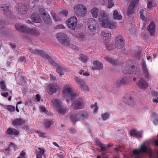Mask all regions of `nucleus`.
<instances>
[{
  "instance_id": "1",
  "label": "nucleus",
  "mask_w": 158,
  "mask_h": 158,
  "mask_svg": "<svg viewBox=\"0 0 158 158\" xmlns=\"http://www.w3.org/2000/svg\"><path fill=\"white\" fill-rule=\"evenodd\" d=\"M51 102L55 106L56 110L59 113L64 114L67 110V108L60 106L62 103L60 101L57 99L54 98L52 99Z\"/></svg>"
},
{
  "instance_id": "2",
  "label": "nucleus",
  "mask_w": 158,
  "mask_h": 158,
  "mask_svg": "<svg viewBox=\"0 0 158 158\" xmlns=\"http://www.w3.org/2000/svg\"><path fill=\"white\" fill-rule=\"evenodd\" d=\"M74 80L82 90L85 92H88L90 91V87L85 81L80 79L77 77H75Z\"/></svg>"
},
{
  "instance_id": "3",
  "label": "nucleus",
  "mask_w": 158,
  "mask_h": 158,
  "mask_svg": "<svg viewBox=\"0 0 158 158\" xmlns=\"http://www.w3.org/2000/svg\"><path fill=\"white\" fill-rule=\"evenodd\" d=\"M44 57L48 60L50 63L53 66L56 67V71L60 75H63V72L62 70L61 67L58 65V63L55 61L54 60L48 55L46 54L45 55Z\"/></svg>"
},
{
  "instance_id": "4",
  "label": "nucleus",
  "mask_w": 158,
  "mask_h": 158,
  "mask_svg": "<svg viewBox=\"0 0 158 158\" xmlns=\"http://www.w3.org/2000/svg\"><path fill=\"white\" fill-rule=\"evenodd\" d=\"M73 91L72 87L69 84L64 85L63 87L62 93L63 97L65 98H70Z\"/></svg>"
},
{
  "instance_id": "5",
  "label": "nucleus",
  "mask_w": 158,
  "mask_h": 158,
  "mask_svg": "<svg viewBox=\"0 0 158 158\" xmlns=\"http://www.w3.org/2000/svg\"><path fill=\"white\" fill-rule=\"evenodd\" d=\"M28 7L24 4H18L16 6V10L17 13L19 15L24 14L27 12Z\"/></svg>"
},
{
  "instance_id": "6",
  "label": "nucleus",
  "mask_w": 158,
  "mask_h": 158,
  "mask_svg": "<svg viewBox=\"0 0 158 158\" xmlns=\"http://www.w3.org/2000/svg\"><path fill=\"white\" fill-rule=\"evenodd\" d=\"M57 38L58 41L62 44L67 46L69 45L70 44L66 35L63 33H60L58 34Z\"/></svg>"
},
{
  "instance_id": "7",
  "label": "nucleus",
  "mask_w": 158,
  "mask_h": 158,
  "mask_svg": "<svg viewBox=\"0 0 158 158\" xmlns=\"http://www.w3.org/2000/svg\"><path fill=\"white\" fill-rule=\"evenodd\" d=\"M77 23V20L75 16L70 18L66 21L68 27L72 30L75 29Z\"/></svg>"
},
{
  "instance_id": "8",
  "label": "nucleus",
  "mask_w": 158,
  "mask_h": 158,
  "mask_svg": "<svg viewBox=\"0 0 158 158\" xmlns=\"http://www.w3.org/2000/svg\"><path fill=\"white\" fill-rule=\"evenodd\" d=\"M133 153L135 155H138L141 153V152H146L149 154L150 156H151L152 151L151 149H147L144 144H143L139 149H135L133 151Z\"/></svg>"
},
{
  "instance_id": "9",
  "label": "nucleus",
  "mask_w": 158,
  "mask_h": 158,
  "mask_svg": "<svg viewBox=\"0 0 158 158\" xmlns=\"http://www.w3.org/2000/svg\"><path fill=\"white\" fill-rule=\"evenodd\" d=\"M100 24L101 27H103L112 29H114L116 26V23L110 22L108 19H106L104 22L100 23Z\"/></svg>"
},
{
  "instance_id": "10",
  "label": "nucleus",
  "mask_w": 158,
  "mask_h": 158,
  "mask_svg": "<svg viewBox=\"0 0 158 158\" xmlns=\"http://www.w3.org/2000/svg\"><path fill=\"white\" fill-rule=\"evenodd\" d=\"M60 88V86L56 84H50L48 86L47 92L50 94H53Z\"/></svg>"
},
{
  "instance_id": "11",
  "label": "nucleus",
  "mask_w": 158,
  "mask_h": 158,
  "mask_svg": "<svg viewBox=\"0 0 158 158\" xmlns=\"http://www.w3.org/2000/svg\"><path fill=\"white\" fill-rule=\"evenodd\" d=\"M139 0H132L127 11V14L129 16L132 14L134 11V8L135 5L138 3Z\"/></svg>"
},
{
  "instance_id": "12",
  "label": "nucleus",
  "mask_w": 158,
  "mask_h": 158,
  "mask_svg": "<svg viewBox=\"0 0 158 158\" xmlns=\"http://www.w3.org/2000/svg\"><path fill=\"white\" fill-rule=\"evenodd\" d=\"M124 43L123 37L120 36L117 37L115 41V45L118 48L120 49L122 48L123 47Z\"/></svg>"
},
{
  "instance_id": "13",
  "label": "nucleus",
  "mask_w": 158,
  "mask_h": 158,
  "mask_svg": "<svg viewBox=\"0 0 158 158\" xmlns=\"http://www.w3.org/2000/svg\"><path fill=\"white\" fill-rule=\"evenodd\" d=\"M84 106L83 100L82 99H79L75 101L72 105V107L74 110L81 109Z\"/></svg>"
},
{
  "instance_id": "14",
  "label": "nucleus",
  "mask_w": 158,
  "mask_h": 158,
  "mask_svg": "<svg viewBox=\"0 0 158 158\" xmlns=\"http://www.w3.org/2000/svg\"><path fill=\"white\" fill-rule=\"evenodd\" d=\"M137 86L139 88L143 89L147 88L148 84L145 79L142 78H140L138 82L137 83Z\"/></svg>"
},
{
  "instance_id": "15",
  "label": "nucleus",
  "mask_w": 158,
  "mask_h": 158,
  "mask_svg": "<svg viewBox=\"0 0 158 158\" xmlns=\"http://www.w3.org/2000/svg\"><path fill=\"white\" fill-rule=\"evenodd\" d=\"M87 24L88 28L90 30H93L95 29L97 23L94 19H89L88 21Z\"/></svg>"
},
{
  "instance_id": "16",
  "label": "nucleus",
  "mask_w": 158,
  "mask_h": 158,
  "mask_svg": "<svg viewBox=\"0 0 158 158\" xmlns=\"http://www.w3.org/2000/svg\"><path fill=\"white\" fill-rule=\"evenodd\" d=\"M26 33H28L35 36H38L40 34L39 31L34 28L30 29L27 28Z\"/></svg>"
},
{
  "instance_id": "17",
  "label": "nucleus",
  "mask_w": 158,
  "mask_h": 158,
  "mask_svg": "<svg viewBox=\"0 0 158 158\" xmlns=\"http://www.w3.org/2000/svg\"><path fill=\"white\" fill-rule=\"evenodd\" d=\"M74 9L76 13H82L86 11V9L84 6L83 5H78L75 6Z\"/></svg>"
},
{
  "instance_id": "18",
  "label": "nucleus",
  "mask_w": 158,
  "mask_h": 158,
  "mask_svg": "<svg viewBox=\"0 0 158 158\" xmlns=\"http://www.w3.org/2000/svg\"><path fill=\"white\" fill-rule=\"evenodd\" d=\"M98 19L100 23L104 22L107 19H109L108 15L105 13L101 11L99 12V15L98 16Z\"/></svg>"
},
{
  "instance_id": "19",
  "label": "nucleus",
  "mask_w": 158,
  "mask_h": 158,
  "mask_svg": "<svg viewBox=\"0 0 158 158\" xmlns=\"http://www.w3.org/2000/svg\"><path fill=\"white\" fill-rule=\"evenodd\" d=\"M148 30L151 35H154L155 33V25L153 22H152L148 27Z\"/></svg>"
},
{
  "instance_id": "20",
  "label": "nucleus",
  "mask_w": 158,
  "mask_h": 158,
  "mask_svg": "<svg viewBox=\"0 0 158 158\" xmlns=\"http://www.w3.org/2000/svg\"><path fill=\"white\" fill-rule=\"evenodd\" d=\"M31 19L33 22L35 23H40L41 20L40 17V15L38 13H34L31 16Z\"/></svg>"
},
{
  "instance_id": "21",
  "label": "nucleus",
  "mask_w": 158,
  "mask_h": 158,
  "mask_svg": "<svg viewBox=\"0 0 158 158\" xmlns=\"http://www.w3.org/2000/svg\"><path fill=\"white\" fill-rule=\"evenodd\" d=\"M41 16L44 21L47 23L49 24L51 23V20L50 15L46 12H43L41 14Z\"/></svg>"
},
{
  "instance_id": "22",
  "label": "nucleus",
  "mask_w": 158,
  "mask_h": 158,
  "mask_svg": "<svg viewBox=\"0 0 158 158\" xmlns=\"http://www.w3.org/2000/svg\"><path fill=\"white\" fill-rule=\"evenodd\" d=\"M7 133L10 135H17L19 134V132L15 128H9L7 130Z\"/></svg>"
},
{
  "instance_id": "23",
  "label": "nucleus",
  "mask_w": 158,
  "mask_h": 158,
  "mask_svg": "<svg viewBox=\"0 0 158 158\" xmlns=\"http://www.w3.org/2000/svg\"><path fill=\"white\" fill-rule=\"evenodd\" d=\"M93 64L94 67L93 69L100 70L103 68L102 64L98 61H94Z\"/></svg>"
},
{
  "instance_id": "24",
  "label": "nucleus",
  "mask_w": 158,
  "mask_h": 158,
  "mask_svg": "<svg viewBox=\"0 0 158 158\" xmlns=\"http://www.w3.org/2000/svg\"><path fill=\"white\" fill-rule=\"evenodd\" d=\"M101 35L102 39L104 40H109L111 37V35L110 33L105 31L102 32Z\"/></svg>"
},
{
  "instance_id": "25",
  "label": "nucleus",
  "mask_w": 158,
  "mask_h": 158,
  "mask_svg": "<svg viewBox=\"0 0 158 158\" xmlns=\"http://www.w3.org/2000/svg\"><path fill=\"white\" fill-rule=\"evenodd\" d=\"M24 123V121L21 118L13 120L12 123L14 126H18L21 125Z\"/></svg>"
},
{
  "instance_id": "26",
  "label": "nucleus",
  "mask_w": 158,
  "mask_h": 158,
  "mask_svg": "<svg viewBox=\"0 0 158 158\" xmlns=\"http://www.w3.org/2000/svg\"><path fill=\"white\" fill-rule=\"evenodd\" d=\"M81 117L82 118H84L83 115H82L81 114L78 113L76 115L71 116L70 117V119L72 122H75L76 121L79 119Z\"/></svg>"
},
{
  "instance_id": "27",
  "label": "nucleus",
  "mask_w": 158,
  "mask_h": 158,
  "mask_svg": "<svg viewBox=\"0 0 158 158\" xmlns=\"http://www.w3.org/2000/svg\"><path fill=\"white\" fill-rule=\"evenodd\" d=\"M15 27L17 30L23 32H26L27 28L23 26H22L21 24H16L15 25Z\"/></svg>"
},
{
  "instance_id": "28",
  "label": "nucleus",
  "mask_w": 158,
  "mask_h": 158,
  "mask_svg": "<svg viewBox=\"0 0 158 158\" xmlns=\"http://www.w3.org/2000/svg\"><path fill=\"white\" fill-rule=\"evenodd\" d=\"M44 154V149L42 148H39L36 153V158H42V155Z\"/></svg>"
},
{
  "instance_id": "29",
  "label": "nucleus",
  "mask_w": 158,
  "mask_h": 158,
  "mask_svg": "<svg viewBox=\"0 0 158 158\" xmlns=\"http://www.w3.org/2000/svg\"><path fill=\"white\" fill-rule=\"evenodd\" d=\"M98 9L95 7H93L90 10L92 16L94 18H97L98 17Z\"/></svg>"
},
{
  "instance_id": "30",
  "label": "nucleus",
  "mask_w": 158,
  "mask_h": 158,
  "mask_svg": "<svg viewBox=\"0 0 158 158\" xmlns=\"http://www.w3.org/2000/svg\"><path fill=\"white\" fill-rule=\"evenodd\" d=\"M113 16L114 19L118 20H121L122 19V16L119 15L117 10L114 11L113 13Z\"/></svg>"
},
{
  "instance_id": "31",
  "label": "nucleus",
  "mask_w": 158,
  "mask_h": 158,
  "mask_svg": "<svg viewBox=\"0 0 158 158\" xmlns=\"http://www.w3.org/2000/svg\"><path fill=\"white\" fill-rule=\"evenodd\" d=\"M16 147V145L12 143H10L8 147L6 149V150L8 152H9L10 151H12L13 150L12 148H15ZM14 150H15V149H14Z\"/></svg>"
},
{
  "instance_id": "32",
  "label": "nucleus",
  "mask_w": 158,
  "mask_h": 158,
  "mask_svg": "<svg viewBox=\"0 0 158 158\" xmlns=\"http://www.w3.org/2000/svg\"><path fill=\"white\" fill-rule=\"evenodd\" d=\"M152 121L154 123L156 124L158 122V116L155 113H152Z\"/></svg>"
},
{
  "instance_id": "33",
  "label": "nucleus",
  "mask_w": 158,
  "mask_h": 158,
  "mask_svg": "<svg viewBox=\"0 0 158 158\" xmlns=\"http://www.w3.org/2000/svg\"><path fill=\"white\" fill-rule=\"evenodd\" d=\"M88 59V57L82 54L80 55L79 59L83 62L85 63L86 62Z\"/></svg>"
},
{
  "instance_id": "34",
  "label": "nucleus",
  "mask_w": 158,
  "mask_h": 158,
  "mask_svg": "<svg viewBox=\"0 0 158 158\" xmlns=\"http://www.w3.org/2000/svg\"><path fill=\"white\" fill-rule=\"evenodd\" d=\"M44 123L46 128H49L52 124V121L48 120H45L44 121Z\"/></svg>"
},
{
  "instance_id": "35",
  "label": "nucleus",
  "mask_w": 158,
  "mask_h": 158,
  "mask_svg": "<svg viewBox=\"0 0 158 158\" xmlns=\"http://www.w3.org/2000/svg\"><path fill=\"white\" fill-rule=\"evenodd\" d=\"M2 10L4 11L5 13L9 12L10 11L9 7L6 4L3 5L2 6Z\"/></svg>"
},
{
  "instance_id": "36",
  "label": "nucleus",
  "mask_w": 158,
  "mask_h": 158,
  "mask_svg": "<svg viewBox=\"0 0 158 158\" xmlns=\"http://www.w3.org/2000/svg\"><path fill=\"white\" fill-rule=\"evenodd\" d=\"M126 83V80L124 79H122L121 80L118 81L116 83V85L118 86H120Z\"/></svg>"
},
{
  "instance_id": "37",
  "label": "nucleus",
  "mask_w": 158,
  "mask_h": 158,
  "mask_svg": "<svg viewBox=\"0 0 158 158\" xmlns=\"http://www.w3.org/2000/svg\"><path fill=\"white\" fill-rule=\"evenodd\" d=\"M154 1L153 0H148L147 3V8L148 9L151 10L153 7L152 3Z\"/></svg>"
},
{
  "instance_id": "38",
  "label": "nucleus",
  "mask_w": 158,
  "mask_h": 158,
  "mask_svg": "<svg viewBox=\"0 0 158 158\" xmlns=\"http://www.w3.org/2000/svg\"><path fill=\"white\" fill-rule=\"evenodd\" d=\"M1 88L3 91H6L7 88L5 85V84L3 81H2L0 82Z\"/></svg>"
},
{
  "instance_id": "39",
  "label": "nucleus",
  "mask_w": 158,
  "mask_h": 158,
  "mask_svg": "<svg viewBox=\"0 0 158 158\" xmlns=\"http://www.w3.org/2000/svg\"><path fill=\"white\" fill-rule=\"evenodd\" d=\"M76 37L82 40L84 39L85 36L84 33H80L77 34Z\"/></svg>"
},
{
  "instance_id": "40",
  "label": "nucleus",
  "mask_w": 158,
  "mask_h": 158,
  "mask_svg": "<svg viewBox=\"0 0 158 158\" xmlns=\"http://www.w3.org/2000/svg\"><path fill=\"white\" fill-rule=\"evenodd\" d=\"M36 132L41 137L44 138L46 137L45 133L42 132L40 131H36Z\"/></svg>"
},
{
  "instance_id": "41",
  "label": "nucleus",
  "mask_w": 158,
  "mask_h": 158,
  "mask_svg": "<svg viewBox=\"0 0 158 158\" xmlns=\"http://www.w3.org/2000/svg\"><path fill=\"white\" fill-rule=\"evenodd\" d=\"M108 62H110V63L114 64V61L112 59H111L110 58H109L107 57H106L104 58Z\"/></svg>"
},
{
  "instance_id": "42",
  "label": "nucleus",
  "mask_w": 158,
  "mask_h": 158,
  "mask_svg": "<svg viewBox=\"0 0 158 158\" xmlns=\"http://www.w3.org/2000/svg\"><path fill=\"white\" fill-rule=\"evenodd\" d=\"M51 15L55 21H58L59 20V19L56 17V15L54 12H51Z\"/></svg>"
},
{
  "instance_id": "43",
  "label": "nucleus",
  "mask_w": 158,
  "mask_h": 158,
  "mask_svg": "<svg viewBox=\"0 0 158 158\" xmlns=\"http://www.w3.org/2000/svg\"><path fill=\"white\" fill-rule=\"evenodd\" d=\"M7 109L10 112H13L15 110V107L12 106L8 105L7 107Z\"/></svg>"
},
{
  "instance_id": "44",
  "label": "nucleus",
  "mask_w": 158,
  "mask_h": 158,
  "mask_svg": "<svg viewBox=\"0 0 158 158\" xmlns=\"http://www.w3.org/2000/svg\"><path fill=\"white\" fill-rule=\"evenodd\" d=\"M102 119L103 120H106L109 117V114L107 113H104L102 115Z\"/></svg>"
},
{
  "instance_id": "45",
  "label": "nucleus",
  "mask_w": 158,
  "mask_h": 158,
  "mask_svg": "<svg viewBox=\"0 0 158 158\" xmlns=\"http://www.w3.org/2000/svg\"><path fill=\"white\" fill-rule=\"evenodd\" d=\"M98 145L101 148L102 151L105 150L106 147L102 143L99 142L98 144Z\"/></svg>"
},
{
  "instance_id": "46",
  "label": "nucleus",
  "mask_w": 158,
  "mask_h": 158,
  "mask_svg": "<svg viewBox=\"0 0 158 158\" xmlns=\"http://www.w3.org/2000/svg\"><path fill=\"white\" fill-rule=\"evenodd\" d=\"M143 69L144 72L146 73L147 74L148 73L147 69L146 64L144 63L142 64Z\"/></svg>"
},
{
  "instance_id": "47",
  "label": "nucleus",
  "mask_w": 158,
  "mask_h": 158,
  "mask_svg": "<svg viewBox=\"0 0 158 158\" xmlns=\"http://www.w3.org/2000/svg\"><path fill=\"white\" fill-rule=\"evenodd\" d=\"M112 1L113 0H108V8H110L113 6L114 3Z\"/></svg>"
},
{
  "instance_id": "48",
  "label": "nucleus",
  "mask_w": 158,
  "mask_h": 158,
  "mask_svg": "<svg viewBox=\"0 0 158 158\" xmlns=\"http://www.w3.org/2000/svg\"><path fill=\"white\" fill-rule=\"evenodd\" d=\"M25 153L23 151H22L20 153V156L18 157V158H27L25 157Z\"/></svg>"
},
{
  "instance_id": "49",
  "label": "nucleus",
  "mask_w": 158,
  "mask_h": 158,
  "mask_svg": "<svg viewBox=\"0 0 158 158\" xmlns=\"http://www.w3.org/2000/svg\"><path fill=\"white\" fill-rule=\"evenodd\" d=\"M55 29H64L65 27L62 24H60L56 25L54 27Z\"/></svg>"
},
{
  "instance_id": "50",
  "label": "nucleus",
  "mask_w": 158,
  "mask_h": 158,
  "mask_svg": "<svg viewBox=\"0 0 158 158\" xmlns=\"http://www.w3.org/2000/svg\"><path fill=\"white\" fill-rule=\"evenodd\" d=\"M142 133L141 131H138L137 130L135 134V136L137 137H141L142 136Z\"/></svg>"
},
{
  "instance_id": "51",
  "label": "nucleus",
  "mask_w": 158,
  "mask_h": 158,
  "mask_svg": "<svg viewBox=\"0 0 158 158\" xmlns=\"http://www.w3.org/2000/svg\"><path fill=\"white\" fill-rule=\"evenodd\" d=\"M144 10H141L140 12V15L141 18L143 20H145V18L144 16L143 15V12Z\"/></svg>"
},
{
  "instance_id": "52",
  "label": "nucleus",
  "mask_w": 158,
  "mask_h": 158,
  "mask_svg": "<svg viewBox=\"0 0 158 158\" xmlns=\"http://www.w3.org/2000/svg\"><path fill=\"white\" fill-rule=\"evenodd\" d=\"M50 79L52 81H54L56 80V77L52 74H50Z\"/></svg>"
},
{
  "instance_id": "53",
  "label": "nucleus",
  "mask_w": 158,
  "mask_h": 158,
  "mask_svg": "<svg viewBox=\"0 0 158 158\" xmlns=\"http://www.w3.org/2000/svg\"><path fill=\"white\" fill-rule=\"evenodd\" d=\"M40 109L41 111L44 112L45 113H47V111L44 107L43 106H40Z\"/></svg>"
},
{
  "instance_id": "54",
  "label": "nucleus",
  "mask_w": 158,
  "mask_h": 158,
  "mask_svg": "<svg viewBox=\"0 0 158 158\" xmlns=\"http://www.w3.org/2000/svg\"><path fill=\"white\" fill-rule=\"evenodd\" d=\"M78 94H77L75 93H73V92L71 94V95L70 97H71V98H73L74 97L78 96Z\"/></svg>"
},
{
  "instance_id": "55",
  "label": "nucleus",
  "mask_w": 158,
  "mask_h": 158,
  "mask_svg": "<svg viewBox=\"0 0 158 158\" xmlns=\"http://www.w3.org/2000/svg\"><path fill=\"white\" fill-rule=\"evenodd\" d=\"M136 130L135 129H132L130 131V134L131 135H134L135 136Z\"/></svg>"
},
{
  "instance_id": "56",
  "label": "nucleus",
  "mask_w": 158,
  "mask_h": 158,
  "mask_svg": "<svg viewBox=\"0 0 158 158\" xmlns=\"http://www.w3.org/2000/svg\"><path fill=\"white\" fill-rule=\"evenodd\" d=\"M30 51L32 53H33L35 54H37L39 52V51H38L36 49H34L33 50H31V49H30Z\"/></svg>"
},
{
  "instance_id": "57",
  "label": "nucleus",
  "mask_w": 158,
  "mask_h": 158,
  "mask_svg": "<svg viewBox=\"0 0 158 158\" xmlns=\"http://www.w3.org/2000/svg\"><path fill=\"white\" fill-rule=\"evenodd\" d=\"M92 108L93 109L94 112H96L98 110L97 106L96 104H95L94 105L92 106Z\"/></svg>"
},
{
  "instance_id": "58",
  "label": "nucleus",
  "mask_w": 158,
  "mask_h": 158,
  "mask_svg": "<svg viewBox=\"0 0 158 158\" xmlns=\"http://www.w3.org/2000/svg\"><path fill=\"white\" fill-rule=\"evenodd\" d=\"M1 95L5 97H7L8 95V93L7 92L2 93L1 94Z\"/></svg>"
},
{
  "instance_id": "59",
  "label": "nucleus",
  "mask_w": 158,
  "mask_h": 158,
  "mask_svg": "<svg viewBox=\"0 0 158 158\" xmlns=\"http://www.w3.org/2000/svg\"><path fill=\"white\" fill-rule=\"evenodd\" d=\"M35 97L36 100L38 102L40 101V96L39 94H37L36 95Z\"/></svg>"
},
{
  "instance_id": "60",
  "label": "nucleus",
  "mask_w": 158,
  "mask_h": 158,
  "mask_svg": "<svg viewBox=\"0 0 158 158\" xmlns=\"http://www.w3.org/2000/svg\"><path fill=\"white\" fill-rule=\"evenodd\" d=\"M89 75L90 73L87 72H86L85 73H83V76L85 77L88 76Z\"/></svg>"
},
{
  "instance_id": "61",
  "label": "nucleus",
  "mask_w": 158,
  "mask_h": 158,
  "mask_svg": "<svg viewBox=\"0 0 158 158\" xmlns=\"http://www.w3.org/2000/svg\"><path fill=\"white\" fill-rule=\"evenodd\" d=\"M5 25V22L0 21V27H3Z\"/></svg>"
},
{
  "instance_id": "62",
  "label": "nucleus",
  "mask_w": 158,
  "mask_h": 158,
  "mask_svg": "<svg viewBox=\"0 0 158 158\" xmlns=\"http://www.w3.org/2000/svg\"><path fill=\"white\" fill-rule=\"evenodd\" d=\"M156 97L157 98V99H156V98L153 99V102H154L158 103V94H157V95H156Z\"/></svg>"
},
{
  "instance_id": "63",
  "label": "nucleus",
  "mask_w": 158,
  "mask_h": 158,
  "mask_svg": "<svg viewBox=\"0 0 158 158\" xmlns=\"http://www.w3.org/2000/svg\"><path fill=\"white\" fill-rule=\"evenodd\" d=\"M25 60V57L24 56H21L19 59V61H23Z\"/></svg>"
},
{
  "instance_id": "64",
  "label": "nucleus",
  "mask_w": 158,
  "mask_h": 158,
  "mask_svg": "<svg viewBox=\"0 0 158 158\" xmlns=\"http://www.w3.org/2000/svg\"><path fill=\"white\" fill-rule=\"evenodd\" d=\"M154 142L156 145L158 146V140H155Z\"/></svg>"
}]
</instances>
